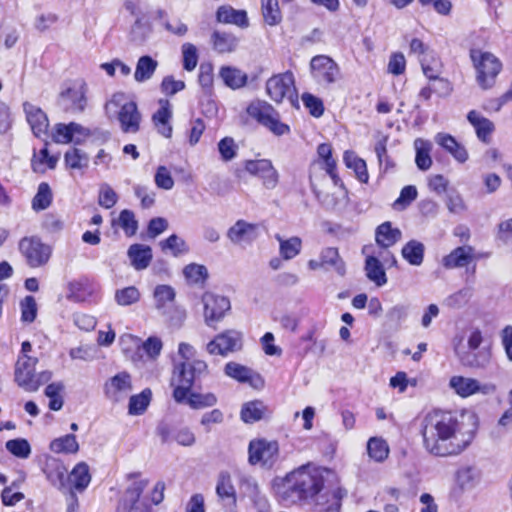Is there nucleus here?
Instances as JSON below:
<instances>
[{
    "label": "nucleus",
    "mask_w": 512,
    "mask_h": 512,
    "mask_svg": "<svg viewBox=\"0 0 512 512\" xmlns=\"http://www.w3.org/2000/svg\"><path fill=\"white\" fill-rule=\"evenodd\" d=\"M225 373L227 376L241 383L251 382L253 376H256L258 379H260V376L254 373L252 369L235 362H229L226 364Z\"/></svg>",
    "instance_id": "nucleus-46"
},
{
    "label": "nucleus",
    "mask_w": 512,
    "mask_h": 512,
    "mask_svg": "<svg viewBox=\"0 0 512 512\" xmlns=\"http://www.w3.org/2000/svg\"><path fill=\"white\" fill-rule=\"evenodd\" d=\"M310 69L313 78L323 85L334 83L339 77L338 65L328 56L317 55L311 59Z\"/></svg>",
    "instance_id": "nucleus-14"
},
{
    "label": "nucleus",
    "mask_w": 512,
    "mask_h": 512,
    "mask_svg": "<svg viewBox=\"0 0 512 512\" xmlns=\"http://www.w3.org/2000/svg\"><path fill=\"white\" fill-rule=\"evenodd\" d=\"M175 290L169 285H157L153 292L154 306L156 310L165 316L174 325H180L185 319L183 310L175 308Z\"/></svg>",
    "instance_id": "nucleus-7"
},
{
    "label": "nucleus",
    "mask_w": 512,
    "mask_h": 512,
    "mask_svg": "<svg viewBox=\"0 0 512 512\" xmlns=\"http://www.w3.org/2000/svg\"><path fill=\"white\" fill-rule=\"evenodd\" d=\"M324 479L311 464L302 465L272 481V491L285 506L313 500L323 489Z\"/></svg>",
    "instance_id": "nucleus-2"
},
{
    "label": "nucleus",
    "mask_w": 512,
    "mask_h": 512,
    "mask_svg": "<svg viewBox=\"0 0 512 512\" xmlns=\"http://www.w3.org/2000/svg\"><path fill=\"white\" fill-rule=\"evenodd\" d=\"M414 147L416 150L415 163L417 167L423 171L428 170L432 165L430 156L431 143L418 138L414 141Z\"/></svg>",
    "instance_id": "nucleus-40"
},
{
    "label": "nucleus",
    "mask_w": 512,
    "mask_h": 512,
    "mask_svg": "<svg viewBox=\"0 0 512 512\" xmlns=\"http://www.w3.org/2000/svg\"><path fill=\"white\" fill-rule=\"evenodd\" d=\"M478 425V416L470 409H434L421 420L423 446L434 456L459 455L473 442Z\"/></svg>",
    "instance_id": "nucleus-1"
},
{
    "label": "nucleus",
    "mask_w": 512,
    "mask_h": 512,
    "mask_svg": "<svg viewBox=\"0 0 512 512\" xmlns=\"http://www.w3.org/2000/svg\"><path fill=\"white\" fill-rule=\"evenodd\" d=\"M249 463L271 467L278 459L279 445L276 441L265 439L252 440L249 443Z\"/></svg>",
    "instance_id": "nucleus-11"
},
{
    "label": "nucleus",
    "mask_w": 512,
    "mask_h": 512,
    "mask_svg": "<svg viewBox=\"0 0 512 512\" xmlns=\"http://www.w3.org/2000/svg\"><path fill=\"white\" fill-rule=\"evenodd\" d=\"M424 245L416 240H411L402 248L403 258L411 265L419 266L424 259Z\"/></svg>",
    "instance_id": "nucleus-39"
},
{
    "label": "nucleus",
    "mask_w": 512,
    "mask_h": 512,
    "mask_svg": "<svg viewBox=\"0 0 512 512\" xmlns=\"http://www.w3.org/2000/svg\"><path fill=\"white\" fill-rule=\"evenodd\" d=\"M198 83L203 95L210 98L213 95L214 73L211 63H202L199 67Z\"/></svg>",
    "instance_id": "nucleus-47"
},
{
    "label": "nucleus",
    "mask_w": 512,
    "mask_h": 512,
    "mask_svg": "<svg viewBox=\"0 0 512 512\" xmlns=\"http://www.w3.org/2000/svg\"><path fill=\"white\" fill-rule=\"evenodd\" d=\"M67 299L73 302H85L97 291V286L87 278H80L68 283Z\"/></svg>",
    "instance_id": "nucleus-24"
},
{
    "label": "nucleus",
    "mask_w": 512,
    "mask_h": 512,
    "mask_svg": "<svg viewBox=\"0 0 512 512\" xmlns=\"http://www.w3.org/2000/svg\"><path fill=\"white\" fill-rule=\"evenodd\" d=\"M118 225L123 229L126 236H133L138 229V222L135 214L128 209L122 210L118 218Z\"/></svg>",
    "instance_id": "nucleus-58"
},
{
    "label": "nucleus",
    "mask_w": 512,
    "mask_h": 512,
    "mask_svg": "<svg viewBox=\"0 0 512 512\" xmlns=\"http://www.w3.org/2000/svg\"><path fill=\"white\" fill-rule=\"evenodd\" d=\"M217 20L225 24H234L239 27H247L248 19L244 10H235L230 6H221L217 10Z\"/></svg>",
    "instance_id": "nucleus-30"
},
{
    "label": "nucleus",
    "mask_w": 512,
    "mask_h": 512,
    "mask_svg": "<svg viewBox=\"0 0 512 512\" xmlns=\"http://www.w3.org/2000/svg\"><path fill=\"white\" fill-rule=\"evenodd\" d=\"M159 108L152 116V122L157 129V132L161 134L165 138H170L172 136V107L168 100L160 99L159 100Z\"/></svg>",
    "instance_id": "nucleus-23"
},
{
    "label": "nucleus",
    "mask_w": 512,
    "mask_h": 512,
    "mask_svg": "<svg viewBox=\"0 0 512 512\" xmlns=\"http://www.w3.org/2000/svg\"><path fill=\"white\" fill-rule=\"evenodd\" d=\"M39 360L33 356H18L14 367V381L24 391L33 393L52 379L50 370L36 371Z\"/></svg>",
    "instance_id": "nucleus-4"
},
{
    "label": "nucleus",
    "mask_w": 512,
    "mask_h": 512,
    "mask_svg": "<svg viewBox=\"0 0 512 512\" xmlns=\"http://www.w3.org/2000/svg\"><path fill=\"white\" fill-rule=\"evenodd\" d=\"M52 199L53 194L49 184L46 182H41L38 185L37 193L32 199V209L35 212L43 211L51 205Z\"/></svg>",
    "instance_id": "nucleus-43"
},
{
    "label": "nucleus",
    "mask_w": 512,
    "mask_h": 512,
    "mask_svg": "<svg viewBox=\"0 0 512 512\" xmlns=\"http://www.w3.org/2000/svg\"><path fill=\"white\" fill-rule=\"evenodd\" d=\"M151 399V391L149 389L143 390L140 394L133 395L130 397L128 412L131 415L143 414Z\"/></svg>",
    "instance_id": "nucleus-51"
},
{
    "label": "nucleus",
    "mask_w": 512,
    "mask_h": 512,
    "mask_svg": "<svg viewBox=\"0 0 512 512\" xmlns=\"http://www.w3.org/2000/svg\"><path fill=\"white\" fill-rule=\"evenodd\" d=\"M186 279L194 284L203 283L208 277L207 268L199 264H189L183 270Z\"/></svg>",
    "instance_id": "nucleus-59"
},
{
    "label": "nucleus",
    "mask_w": 512,
    "mask_h": 512,
    "mask_svg": "<svg viewBox=\"0 0 512 512\" xmlns=\"http://www.w3.org/2000/svg\"><path fill=\"white\" fill-rule=\"evenodd\" d=\"M65 163L71 169H82L88 165V156L82 150L72 148L65 153Z\"/></svg>",
    "instance_id": "nucleus-55"
},
{
    "label": "nucleus",
    "mask_w": 512,
    "mask_h": 512,
    "mask_svg": "<svg viewBox=\"0 0 512 512\" xmlns=\"http://www.w3.org/2000/svg\"><path fill=\"white\" fill-rule=\"evenodd\" d=\"M467 119L474 127L477 137L482 142H488L491 133L494 131V124L488 118L483 117L476 110H471Z\"/></svg>",
    "instance_id": "nucleus-28"
},
{
    "label": "nucleus",
    "mask_w": 512,
    "mask_h": 512,
    "mask_svg": "<svg viewBox=\"0 0 512 512\" xmlns=\"http://www.w3.org/2000/svg\"><path fill=\"white\" fill-rule=\"evenodd\" d=\"M247 112L263 126H265L276 113L273 107L266 102L251 103L247 108Z\"/></svg>",
    "instance_id": "nucleus-44"
},
{
    "label": "nucleus",
    "mask_w": 512,
    "mask_h": 512,
    "mask_svg": "<svg viewBox=\"0 0 512 512\" xmlns=\"http://www.w3.org/2000/svg\"><path fill=\"white\" fill-rule=\"evenodd\" d=\"M23 109L26 114V120L29 123L33 134L36 137L46 135L49 127V121L45 112L29 102H25L23 104Z\"/></svg>",
    "instance_id": "nucleus-22"
},
{
    "label": "nucleus",
    "mask_w": 512,
    "mask_h": 512,
    "mask_svg": "<svg viewBox=\"0 0 512 512\" xmlns=\"http://www.w3.org/2000/svg\"><path fill=\"white\" fill-rule=\"evenodd\" d=\"M6 449L16 457L28 458L31 453L30 444L26 439H13L6 442Z\"/></svg>",
    "instance_id": "nucleus-60"
},
{
    "label": "nucleus",
    "mask_w": 512,
    "mask_h": 512,
    "mask_svg": "<svg viewBox=\"0 0 512 512\" xmlns=\"http://www.w3.org/2000/svg\"><path fill=\"white\" fill-rule=\"evenodd\" d=\"M50 449L55 453L74 454L79 450V445L75 435L68 434L54 439L50 443Z\"/></svg>",
    "instance_id": "nucleus-48"
},
{
    "label": "nucleus",
    "mask_w": 512,
    "mask_h": 512,
    "mask_svg": "<svg viewBox=\"0 0 512 512\" xmlns=\"http://www.w3.org/2000/svg\"><path fill=\"white\" fill-rule=\"evenodd\" d=\"M367 452L371 459L382 462L388 457L389 447L384 439L372 437L367 443Z\"/></svg>",
    "instance_id": "nucleus-49"
},
{
    "label": "nucleus",
    "mask_w": 512,
    "mask_h": 512,
    "mask_svg": "<svg viewBox=\"0 0 512 512\" xmlns=\"http://www.w3.org/2000/svg\"><path fill=\"white\" fill-rule=\"evenodd\" d=\"M216 493L222 501H227L231 505L236 503V493L229 474L221 473L219 475Z\"/></svg>",
    "instance_id": "nucleus-41"
},
{
    "label": "nucleus",
    "mask_w": 512,
    "mask_h": 512,
    "mask_svg": "<svg viewBox=\"0 0 512 512\" xmlns=\"http://www.w3.org/2000/svg\"><path fill=\"white\" fill-rule=\"evenodd\" d=\"M317 155L319 162L326 173L331 177L334 184L336 185L339 178L336 174V161L332 158V147L330 144L322 143L317 148Z\"/></svg>",
    "instance_id": "nucleus-36"
},
{
    "label": "nucleus",
    "mask_w": 512,
    "mask_h": 512,
    "mask_svg": "<svg viewBox=\"0 0 512 512\" xmlns=\"http://www.w3.org/2000/svg\"><path fill=\"white\" fill-rule=\"evenodd\" d=\"M183 68L186 71H193L198 64V50L192 43L186 42L181 47Z\"/></svg>",
    "instance_id": "nucleus-57"
},
{
    "label": "nucleus",
    "mask_w": 512,
    "mask_h": 512,
    "mask_svg": "<svg viewBox=\"0 0 512 512\" xmlns=\"http://www.w3.org/2000/svg\"><path fill=\"white\" fill-rule=\"evenodd\" d=\"M148 484L147 480H134L126 489L119 504L122 512H150V506L141 499V494Z\"/></svg>",
    "instance_id": "nucleus-13"
},
{
    "label": "nucleus",
    "mask_w": 512,
    "mask_h": 512,
    "mask_svg": "<svg viewBox=\"0 0 512 512\" xmlns=\"http://www.w3.org/2000/svg\"><path fill=\"white\" fill-rule=\"evenodd\" d=\"M213 48L219 53H230L237 47V38L226 32L215 31L212 34Z\"/></svg>",
    "instance_id": "nucleus-42"
},
{
    "label": "nucleus",
    "mask_w": 512,
    "mask_h": 512,
    "mask_svg": "<svg viewBox=\"0 0 512 512\" xmlns=\"http://www.w3.org/2000/svg\"><path fill=\"white\" fill-rule=\"evenodd\" d=\"M241 489L246 497L250 499L258 512H269L270 504L267 497L261 492L258 482L251 476L241 479Z\"/></svg>",
    "instance_id": "nucleus-21"
},
{
    "label": "nucleus",
    "mask_w": 512,
    "mask_h": 512,
    "mask_svg": "<svg viewBox=\"0 0 512 512\" xmlns=\"http://www.w3.org/2000/svg\"><path fill=\"white\" fill-rule=\"evenodd\" d=\"M193 409H202L214 406L217 403V397L213 393H190L183 402Z\"/></svg>",
    "instance_id": "nucleus-52"
},
{
    "label": "nucleus",
    "mask_w": 512,
    "mask_h": 512,
    "mask_svg": "<svg viewBox=\"0 0 512 512\" xmlns=\"http://www.w3.org/2000/svg\"><path fill=\"white\" fill-rule=\"evenodd\" d=\"M47 467L48 468L45 470L47 478L54 485L59 484L62 486L67 472L66 468L57 460H52L51 463L47 464Z\"/></svg>",
    "instance_id": "nucleus-62"
},
{
    "label": "nucleus",
    "mask_w": 512,
    "mask_h": 512,
    "mask_svg": "<svg viewBox=\"0 0 512 512\" xmlns=\"http://www.w3.org/2000/svg\"><path fill=\"white\" fill-rule=\"evenodd\" d=\"M242 335L236 330H227L217 335L207 344V351L212 355L225 356L230 352L240 350Z\"/></svg>",
    "instance_id": "nucleus-16"
},
{
    "label": "nucleus",
    "mask_w": 512,
    "mask_h": 512,
    "mask_svg": "<svg viewBox=\"0 0 512 512\" xmlns=\"http://www.w3.org/2000/svg\"><path fill=\"white\" fill-rule=\"evenodd\" d=\"M266 91L276 103H281L284 99L292 101L296 94L293 74L288 71L273 75L266 82Z\"/></svg>",
    "instance_id": "nucleus-10"
},
{
    "label": "nucleus",
    "mask_w": 512,
    "mask_h": 512,
    "mask_svg": "<svg viewBox=\"0 0 512 512\" xmlns=\"http://www.w3.org/2000/svg\"><path fill=\"white\" fill-rule=\"evenodd\" d=\"M423 74L429 80H438L445 86H448V82L440 78L442 73V63L437 55L433 52L431 54H425V56L419 59Z\"/></svg>",
    "instance_id": "nucleus-27"
},
{
    "label": "nucleus",
    "mask_w": 512,
    "mask_h": 512,
    "mask_svg": "<svg viewBox=\"0 0 512 512\" xmlns=\"http://www.w3.org/2000/svg\"><path fill=\"white\" fill-rule=\"evenodd\" d=\"M471 59L477 71V82L483 88H490L502 69L499 59L490 52L471 50Z\"/></svg>",
    "instance_id": "nucleus-6"
},
{
    "label": "nucleus",
    "mask_w": 512,
    "mask_h": 512,
    "mask_svg": "<svg viewBox=\"0 0 512 512\" xmlns=\"http://www.w3.org/2000/svg\"><path fill=\"white\" fill-rule=\"evenodd\" d=\"M262 14L264 21L274 26L281 22L282 15L279 9L278 0H261Z\"/></svg>",
    "instance_id": "nucleus-54"
},
{
    "label": "nucleus",
    "mask_w": 512,
    "mask_h": 512,
    "mask_svg": "<svg viewBox=\"0 0 512 512\" xmlns=\"http://www.w3.org/2000/svg\"><path fill=\"white\" fill-rule=\"evenodd\" d=\"M127 254L136 270L146 269L152 260V249L144 244L131 245Z\"/></svg>",
    "instance_id": "nucleus-26"
},
{
    "label": "nucleus",
    "mask_w": 512,
    "mask_h": 512,
    "mask_svg": "<svg viewBox=\"0 0 512 512\" xmlns=\"http://www.w3.org/2000/svg\"><path fill=\"white\" fill-rule=\"evenodd\" d=\"M140 291L135 286H128L115 291L114 299L119 306H130L139 302Z\"/></svg>",
    "instance_id": "nucleus-53"
},
{
    "label": "nucleus",
    "mask_w": 512,
    "mask_h": 512,
    "mask_svg": "<svg viewBox=\"0 0 512 512\" xmlns=\"http://www.w3.org/2000/svg\"><path fill=\"white\" fill-rule=\"evenodd\" d=\"M85 92L82 82H73L60 93L58 104L65 111L81 112L86 104Z\"/></svg>",
    "instance_id": "nucleus-15"
},
{
    "label": "nucleus",
    "mask_w": 512,
    "mask_h": 512,
    "mask_svg": "<svg viewBox=\"0 0 512 512\" xmlns=\"http://www.w3.org/2000/svg\"><path fill=\"white\" fill-rule=\"evenodd\" d=\"M162 251H170L174 256L181 255L188 251L185 241L176 234L169 236L166 240L159 243Z\"/></svg>",
    "instance_id": "nucleus-56"
},
{
    "label": "nucleus",
    "mask_w": 512,
    "mask_h": 512,
    "mask_svg": "<svg viewBox=\"0 0 512 512\" xmlns=\"http://www.w3.org/2000/svg\"><path fill=\"white\" fill-rule=\"evenodd\" d=\"M117 201V193L112 189V187L109 184L103 183L99 189V205L105 209H110L117 203Z\"/></svg>",
    "instance_id": "nucleus-61"
},
{
    "label": "nucleus",
    "mask_w": 512,
    "mask_h": 512,
    "mask_svg": "<svg viewBox=\"0 0 512 512\" xmlns=\"http://www.w3.org/2000/svg\"><path fill=\"white\" fill-rule=\"evenodd\" d=\"M132 389L131 375L125 371L117 373L104 384V394L113 402L126 399L132 392Z\"/></svg>",
    "instance_id": "nucleus-17"
},
{
    "label": "nucleus",
    "mask_w": 512,
    "mask_h": 512,
    "mask_svg": "<svg viewBox=\"0 0 512 512\" xmlns=\"http://www.w3.org/2000/svg\"><path fill=\"white\" fill-rule=\"evenodd\" d=\"M401 231L392 228L390 222H384L376 229V242L380 247L389 248L401 239Z\"/></svg>",
    "instance_id": "nucleus-31"
},
{
    "label": "nucleus",
    "mask_w": 512,
    "mask_h": 512,
    "mask_svg": "<svg viewBox=\"0 0 512 512\" xmlns=\"http://www.w3.org/2000/svg\"><path fill=\"white\" fill-rule=\"evenodd\" d=\"M275 239L279 242V254L284 260H291L300 254L302 249V240L298 236L284 239L281 235L276 234Z\"/></svg>",
    "instance_id": "nucleus-33"
},
{
    "label": "nucleus",
    "mask_w": 512,
    "mask_h": 512,
    "mask_svg": "<svg viewBox=\"0 0 512 512\" xmlns=\"http://www.w3.org/2000/svg\"><path fill=\"white\" fill-rule=\"evenodd\" d=\"M18 248L25 257L27 264L32 268L45 265L52 253L51 247L43 243L37 236L23 237L19 241Z\"/></svg>",
    "instance_id": "nucleus-8"
},
{
    "label": "nucleus",
    "mask_w": 512,
    "mask_h": 512,
    "mask_svg": "<svg viewBox=\"0 0 512 512\" xmlns=\"http://www.w3.org/2000/svg\"><path fill=\"white\" fill-rule=\"evenodd\" d=\"M475 259V248L470 245H462L445 255L441 260V264L445 269L452 270L466 267Z\"/></svg>",
    "instance_id": "nucleus-20"
},
{
    "label": "nucleus",
    "mask_w": 512,
    "mask_h": 512,
    "mask_svg": "<svg viewBox=\"0 0 512 512\" xmlns=\"http://www.w3.org/2000/svg\"><path fill=\"white\" fill-rule=\"evenodd\" d=\"M21 320L26 323H32L37 315V304L33 296H26L20 302Z\"/></svg>",
    "instance_id": "nucleus-64"
},
{
    "label": "nucleus",
    "mask_w": 512,
    "mask_h": 512,
    "mask_svg": "<svg viewBox=\"0 0 512 512\" xmlns=\"http://www.w3.org/2000/svg\"><path fill=\"white\" fill-rule=\"evenodd\" d=\"M417 195L418 193L415 186H405L401 190L399 197L394 201L393 208L396 210L405 209L417 198Z\"/></svg>",
    "instance_id": "nucleus-63"
},
{
    "label": "nucleus",
    "mask_w": 512,
    "mask_h": 512,
    "mask_svg": "<svg viewBox=\"0 0 512 512\" xmlns=\"http://www.w3.org/2000/svg\"><path fill=\"white\" fill-rule=\"evenodd\" d=\"M203 316L206 325L215 327L230 310V300L222 295L206 292L202 296Z\"/></svg>",
    "instance_id": "nucleus-9"
},
{
    "label": "nucleus",
    "mask_w": 512,
    "mask_h": 512,
    "mask_svg": "<svg viewBox=\"0 0 512 512\" xmlns=\"http://www.w3.org/2000/svg\"><path fill=\"white\" fill-rule=\"evenodd\" d=\"M105 111L109 118L117 117L124 133H137L142 120L137 104L128 99L123 92H117L105 104Z\"/></svg>",
    "instance_id": "nucleus-3"
},
{
    "label": "nucleus",
    "mask_w": 512,
    "mask_h": 512,
    "mask_svg": "<svg viewBox=\"0 0 512 512\" xmlns=\"http://www.w3.org/2000/svg\"><path fill=\"white\" fill-rule=\"evenodd\" d=\"M158 67V62L151 56H141L136 64L134 79L136 82L142 83L148 81L154 75Z\"/></svg>",
    "instance_id": "nucleus-34"
},
{
    "label": "nucleus",
    "mask_w": 512,
    "mask_h": 512,
    "mask_svg": "<svg viewBox=\"0 0 512 512\" xmlns=\"http://www.w3.org/2000/svg\"><path fill=\"white\" fill-rule=\"evenodd\" d=\"M365 272L367 278L374 282L378 287H381L387 283L385 270L377 257L367 255L365 261Z\"/></svg>",
    "instance_id": "nucleus-32"
},
{
    "label": "nucleus",
    "mask_w": 512,
    "mask_h": 512,
    "mask_svg": "<svg viewBox=\"0 0 512 512\" xmlns=\"http://www.w3.org/2000/svg\"><path fill=\"white\" fill-rule=\"evenodd\" d=\"M267 412V407L260 400H254L245 403L241 409V419L245 423H254L256 421L261 420L265 413Z\"/></svg>",
    "instance_id": "nucleus-38"
},
{
    "label": "nucleus",
    "mask_w": 512,
    "mask_h": 512,
    "mask_svg": "<svg viewBox=\"0 0 512 512\" xmlns=\"http://www.w3.org/2000/svg\"><path fill=\"white\" fill-rule=\"evenodd\" d=\"M320 259L322 260L324 268H333L340 276L345 274L346 265L339 255L337 248L326 247L322 249Z\"/></svg>",
    "instance_id": "nucleus-35"
},
{
    "label": "nucleus",
    "mask_w": 512,
    "mask_h": 512,
    "mask_svg": "<svg viewBox=\"0 0 512 512\" xmlns=\"http://www.w3.org/2000/svg\"><path fill=\"white\" fill-rule=\"evenodd\" d=\"M259 236V226L238 220L227 232L228 239L237 245H246L254 242Z\"/></svg>",
    "instance_id": "nucleus-19"
},
{
    "label": "nucleus",
    "mask_w": 512,
    "mask_h": 512,
    "mask_svg": "<svg viewBox=\"0 0 512 512\" xmlns=\"http://www.w3.org/2000/svg\"><path fill=\"white\" fill-rule=\"evenodd\" d=\"M69 480L76 490H84L91 481L88 465L84 462L78 463L70 473Z\"/></svg>",
    "instance_id": "nucleus-45"
},
{
    "label": "nucleus",
    "mask_w": 512,
    "mask_h": 512,
    "mask_svg": "<svg viewBox=\"0 0 512 512\" xmlns=\"http://www.w3.org/2000/svg\"><path fill=\"white\" fill-rule=\"evenodd\" d=\"M480 480V471L474 466H464L457 471V481L462 489L475 487Z\"/></svg>",
    "instance_id": "nucleus-50"
},
{
    "label": "nucleus",
    "mask_w": 512,
    "mask_h": 512,
    "mask_svg": "<svg viewBox=\"0 0 512 512\" xmlns=\"http://www.w3.org/2000/svg\"><path fill=\"white\" fill-rule=\"evenodd\" d=\"M343 161L347 168L355 172L357 179L362 183H367L369 179L366 162L358 157L353 151H345Z\"/></svg>",
    "instance_id": "nucleus-37"
},
{
    "label": "nucleus",
    "mask_w": 512,
    "mask_h": 512,
    "mask_svg": "<svg viewBox=\"0 0 512 512\" xmlns=\"http://www.w3.org/2000/svg\"><path fill=\"white\" fill-rule=\"evenodd\" d=\"M219 76L224 84L233 90L244 87L248 80V76L245 72L231 66L221 67Z\"/></svg>",
    "instance_id": "nucleus-29"
},
{
    "label": "nucleus",
    "mask_w": 512,
    "mask_h": 512,
    "mask_svg": "<svg viewBox=\"0 0 512 512\" xmlns=\"http://www.w3.org/2000/svg\"><path fill=\"white\" fill-rule=\"evenodd\" d=\"M245 169L248 173L261 178L263 185L267 189H274L278 184L279 175L270 160L260 159L248 161L245 165Z\"/></svg>",
    "instance_id": "nucleus-18"
},
{
    "label": "nucleus",
    "mask_w": 512,
    "mask_h": 512,
    "mask_svg": "<svg viewBox=\"0 0 512 512\" xmlns=\"http://www.w3.org/2000/svg\"><path fill=\"white\" fill-rule=\"evenodd\" d=\"M449 388L461 398H468L475 394L488 395L496 389L493 384H482L477 379L461 375H454L450 378Z\"/></svg>",
    "instance_id": "nucleus-12"
},
{
    "label": "nucleus",
    "mask_w": 512,
    "mask_h": 512,
    "mask_svg": "<svg viewBox=\"0 0 512 512\" xmlns=\"http://www.w3.org/2000/svg\"><path fill=\"white\" fill-rule=\"evenodd\" d=\"M206 371L207 364L202 360L175 363L171 379V384L174 386V400L177 403L184 402L194 381L205 374Z\"/></svg>",
    "instance_id": "nucleus-5"
},
{
    "label": "nucleus",
    "mask_w": 512,
    "mask_h": 512,
    "mask_svg": "<svg viewBox=\"0 0 512 512\" xmlns=\"http://www.w3.org/2000/svg\"><path fill=\"white\" fill-rule=\"evenodd\" d=\"M435 142L449 152L456 161L464 163L468 160L466 148L450 134L438 133L435 136Z\"/></svg>",
    "instance_id": "nucleus-25"
}]
</instances>
